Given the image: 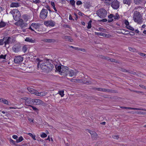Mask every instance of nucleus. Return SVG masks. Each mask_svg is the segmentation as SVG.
Returning a JSON list of instances; mask_svg holds the SVG:
<instances>
[{
	"mask_svg": "<svg viewBox=\"0 0 146 146\" xmlns=\"http://www.w3.org/2000/svg\"><path fill=\"white\" fill-rule=\"evenodd\" d=\"M39 62L38 64V66H40L41 69L43 72H48L52 70L53 68L52 64L48 61H44L41 62L39 59H38Z\"/></svg>",
	"mask_w": 146,
	"mask_h": 146,
	"instance_id": "1",
	"label": "nucleus"
},
{
	"mask_svg": "<svg viewBox=\"0 0 146 146\" xmlns=\"http://www.w3.org/2000/svg\"><path fill=\"white\" fill-rule=\"evenodd\" d=\"M56 70L59 72V74L61 75L66 76L68 72V68L66 66H58L56 67Z\"/></svg>",
	"mask_w": 146,
	"mask_h": 146,
	"instance_id": "2",
	"label": "nucleus"
},
{
	"mask_svg": "<svg viewBox=\"0 0 146 146\" xmlns=\"http://www.w3.org/2000/svg\"><path fill=\"white\" fill-rule=\"evenodd\" d=\"M134 21L138 24H141L143 23V18L141 14L139 12H136L133 16Z\"/></svg>",
	"mask_w": 146,
	"mask_h": 146,
	"instance_id": "3",
	"label": "nucleus"
},
{
	"mask_svg": "<svg viewBox=\"0 0 146 146\" xmlns=\"http://www.w3.org/2000/svg\"><path fill=\"white\" fill-rule=\"evenodd\" d=\"M97 14L100 18H104L106 16L107 12L104 9H101L97 11Z\"/></svg>",
	"mask_w": 146,
	"mask_h": 146,
	"instance_id": "4",
	"label": "nucleus"
},
{
	"mask_svg": "<svg viewBox=\"0 0 146 146\" xmlns=\"http://www.w3.org/2000/svg\"><path fill=\"white\" fill-rule=\"evenodd\" d=\"M22 99L25 100V105L26 106H30L33 104V99L30 98L23 97L21 98Z\"/></svg>",
	"mask_w": 146,
	"mask_h": 146,
	"instance_id": "5",
	"label": "nucleus"
},
{
	"mask_svg": "<svg viewBox=\"0 0 146 146\" xmlns=\"http://www.w3.org/2000/svg\"><path fill=\"white\" fill-rule=\"evenodd\" d=\"M13 16L14 19L17 20H19L21 17V15L19 11L17 9H14L12 11Z\"/></svg>",
	"mask_w": 146,
	"mask_h": 146,
	"instance_id": "6",
	"label": "nucleus"
},
{
	"mask_svg": "<svg viewBox=\"0 0 146 146\" xmlns=\"http://www.w3.org/2000/svg\"><path fill=\"white\" fill-rule=\"evenodd\" d=\"M48 13V12L47 9H43L40 13V18L43 19H45L47 16Z\"/></svg>",
	"mask_w": 146,
	"mask_h": 146,
	"instance_id": "7",
	"label": "nucleus"
},
{
	"mask_svg": "<svg viewBox=\"0 0 146 146\" xmlns=\"http://www.w3.org/2000/svg\"><path fill=\"white\" fill-rule=\"evenodd\" d=\"M55 24L54 22L51 20L45 21L44 22V24L47 27H54Z\"/></svg>",
	"mask_w": 146,
	"mask_h": 146,
	"instance_id": "8",
	"label": "nucleus"
},
{
	"mask_svg": "<svg viewBox=\"0 0 146 146\" xmlns=\"http://www.w3.org/2000/svg\"><path fill=\"white\" fill-rule=\"evenodd\" d=\"M111 3V6L113 9H117L119 7V3L117 1H114Z\"/></svg>",
	"mask_w": 146,
	"mask_h": 146,
	"instance_id": "9",
	"label": "nucleus"
},
{
	"mask_svg": "<svg viewBox=\"0 0 146 146\" xmlns=\"http://www.w3.org/2000/svg\"><path fill=\"white\" fill-rule=\"evenodd\" d=\"M23 58L20 56H16L14 59V62L16 63H19L23 60Z\"/></svg>",
	"mask_w": 146,
	"mask_h": 146,
	"instance_id": "10",
	"label": "nucleus"
},
{
	"mask_svg": "<svg viewBox=\"0 0 146 146\" xmlns=\"http://www.w3.org/2000/svg\"><path fill=\"white\" fill-rule=\"evenodd\" d=\"M78 71L75 70H68V74H69V76L70 77H72L73 76H76L78 73Z\"/></svg>",
	"mask_w": 146,
	"mask_h": 146,
	"instance_id": "11",
	"label": "nucleus"
},
{
	"mask_svg": "<svg viewBox=\"0 0 146 146\" xmlns=\"http://www.w3.org/2000/svg\"><path fill=\"white\" fill-rule=\"evenodd\" d=\"M5 46L7 44L12 43L13 42V39L10 37H5Z\"/></svg>",
	"mask_w": 146,
	"mask_h": 146,
	"instance_id": "12",
	"label": "nucleus"
},
{
	"mask_svg": "<svg viewBox=\"0 0 146 146\" xmlns=\"http://www.w3.org/2000/svg\"><path fill=\"white\" fill-rule=\"evenodd\" d=\"M43 103V102L40 99H33V104L36 105H42Z\"/></svg>",
	"mask_w": 146,
	"mask_h": 146,
	"instance_id": "13",
	"label": "nucleus"
},
{
	"mask_svg": "<svg viewBox=\"0 0 146 146\" xmlns=\"http://www.w3.org/2000/svg\"><path fill=\"white\" fill-rule=\"evenodd\" d=\"M88 130V132L91 134L93 139H95L98 137V135L96 132L89 130Z\"/></svg>",
	"mask_w": 146,
	"mask_h": 146,
	"instance_id": "14",
	"label": "nucleus"
},
{
	"mask_svg": "<svg viewBox=\"0 0 146 146\" xmlns=\"http://www.w3.org/2000/svg\"><path fill=\"white\" fill-rule=\"evenodd\" d=\"M62 38L63 39L66 40L70 42H72L73 41V39L70 36L64 35L62 36Z\"/></svg>",
	"mask_w": 146,
	"mask_h": 146,
	"instance_id": "15",
	"label": "nucleus"
},
{
	"mask_svg": "<svg viewBox=\"0 0 146 146\" xmlns=\"http://www.w3.org/2000/svg\"><path fill=\"white\" fill-rule=\"evenodd\" d=\"M25 41L32 43H35L36 42V40L35 39H33L29 37H27L25 39Z\"/></svg>",
	"mask_w": 146,
	"mask_h": 146,
	"instance_id": "16",
	"label": "nucleus"
},
{
	"mask_svg": "<svg viewBox=\"0 0 146 146\" xmlns=\"http://www.w3.org/2000/svg\"><path fill=\"white\" fill-rule=\"evenodd\" d=\"M27 90L31 94L36 95V93L37 92V91L36 90L31 88H27Z\"/></svg>",
	"mask_w": 146,
	"mask_h": 146,
	"instance_id": "17",
	"label": "nucleus"
},
{
	"mask_svg": "<svg viewBox=\"0 0 146 146\" xmlns=\"http://www.w3.org/2000/svg\"><path fill=\"white\" fill-rule=\"evenodd\" d=\"M36 95L38 96H45L47 94V92H38L37 91V92L36 93Z\"/></svg>",
	"mask_w": 146,
	"mask_h": 146,
	"instance_id": "18",
	"label": "nucleus"
},
{
	"mask_svg": "<svg viewBox=\"0 0 146 146\" xmlns=\"http://www.w3.org/2000/svg\"><path fill=\"white\" fill-rule=\"evenodd\" d=\"M120 108H123V109H126L133 110H143V109L134 108L128 107H121Z\"/></svg>",
	"mask_w": 146,
	"mask_h": 146,
	"instance_id": "19",
	"label": "nucleus"
},
{
	"mask_svg": "<svg viewBox=\"0 0 146 146\" xmlns=\"http://www.w3.org/2000/svg\"><path fill=\"white\" fill-rule=\"evenodd\" d=\"M20 6V4L18 3L13 2L10 5L11 7H17Z\"/></svg>",
	"mask_w": 146,
	"mask_h": 146,
	"instance_id": "20",
	"label": "nucleus"
},
{
	"mask_svg": "<svg viewBox=\"0 0 146 146\" xmlns=\"http://www.w3.org/2000/svg\"><path fill=\"white\" fill-rule=\"evenodd\" d=\"M43 41L45 42H56V40L54 39H45L43 40Z\"/></svg>",
	"mask_w": 146,
	"mask_h": 146,
	"instance_id": "21",
	"label": "nucleus"
},
{
	"mask_svg": "<svg viewBox=\"0 0 146 146\" xmlns=\"http://www.w3.org/2000/svg\"><path fill=\"white\" fill-rule=\"evenodd\" d=\"M31 26L33 28L35 29H38L39 27V25L35 23H33L31 24Z\"/></svg>",
	"mask_w": 146,
	"mask_h": 146,
	"instance_id": "22",
	"label": "nucleus"
},
{
	"mask_svg": "<svg viewBox=\"0 0 146 146\" xmlns=\"http://www.w3.org/2000/svg\"><path fill=\"white\" fill-rule=\"evenodd\" d=\"M113 0H102L104 3L107 5H110Z\"/></svg>",
	"mask_w": 146,
	"mask_h": 146,
	"instance_id": "23",
	"label": "nucleus"
},
{
	"mask_svg": "<svg viewBox=\"0 0 146 146\" xmlns=\"http://www.w3.org/2000/svg\"><path fill=\"white\" fill-rule=\"evenodd\" d=\"M96 90L98 91L103 92H107L108 91V90L106 89L101 88H96Z\"/></svg>",
	"mask_w": 146,
	"mask_h": 146,
	"instance_id": "24",
	"label": "nucleus"
},
{
	"mask_svg": "<svg viewBox=\"0 0 146 146\" xmlns=\"http://www.w3.org/2000/svg\"><path fill=\"white\" fill-rule=\"evenodd\" d=\"M0 102H2L4 104H7V105H9V102L7 100L1 98V101Z\"/></svg>",
	"mask_w": 146,
	"mask_h": 146,
	"instance_id": "25",
	"label": "nucleus"
},
{
	"mask_svg": "<svg viewBox=\"0 0 146 146\" xmlns=\"http://www.w3.org/2000/svg\"><path fill=\"white\" fill-rule=\"evenodd\" d=\"M123 1L124 4L129 5L131 3V0H123Z\"/></svg>",
	"mask_w": 146,
	"mask_h": 146,
	"instance_id": "26",
	"label": "nucleus"
},
{
	"mask_svg": "<svg viewBox=\"0 0 146 146\" xmlns=\"http://www.w3.org/2000/svg\"><path fill=\"white\" fill-rule=\"evenodd\" d=\"M5 37L2 39L0 40V45H3V44L5 45Z\"/></svg>",
	"mask_w": 146,
	"mask_h": 146,
	"instance_id": "27",
	"label": "nucleus"
},
{
	"mask_svg": "<svg viewBox=\"0 0 146 146\" xmlns=\"http://www.w3.org/2000/svg\"><path fill=\"white\" fill-rule=\"evenodd\" d=\"M9 141L10 143L12 145H15L16 146H17L18 145H17L15 141H13V139H10L9 140Z\"/></svg>",
	"mask_w": 146,
	"mask_h": 146,
	"instance_id": "28",
	"label": "nucleus"
},
{
	"mask_svg": "<svg viewBox=\"0 0 146 146\" xmlns=\"http://www.w3.org/2000/svg\"><path fill=\"white\" fill-rule=\"evenodd\" d=\"M24 139L23 138L22 136H21L18 139H16V142L17 143H19L22 141H23Z\"/></svg>",
	"mask_w": 146,
	"mask_h": 146,
	"instance_id": "29",
	"label": "nucleus"
},
{
	"mask_svg": "<svg viewBox=\"0 0 146 146\" xmlns=\"http://www.w3.org/2000/svg\"><path fill=\"white\" fill-rule=\"evenodd\" d=\"M92 23V21L91 20L88 23V25L87 26V28L88 29H90L92 27L91 23Z\"/></svg>",
	"mask_w": 146,
	"mask_h": 146,
	"instance_id": "30",
	"label": "nucleus"
},
{
	"mask_svg": "<svg viewBox=\"0 0 146 146\" xmlns=\"http://www.w3.org/2000/svg\"><path fill=\"white\" fill-rule=\"evenodd\" d=\"M142 0H134V3L135 4L139 5L140 4Z\"/></svg>",
	"mask_w": 146,
	"mask_h": 146,
	"instance_id": "31",
	"label": "nucleus"
},
{
	"mask_svg": "<svg viewBox=\"0 0 146 146\" xmlns=\"http://www.w3.org/2000/svg\"><path fill=\"white\" fill-rule=\"evenodd\" d=\"M126 28L129 29L132 31H133L134 29L133 28L129 25L128 26H126Z\"/></svg>",
	"mask_w": 146,
	"mask_h": 146,
	"instance_id": "32",
	"label": "nucleus"
},
{
	"mask_svg": "<svg viewBox=\"0 0 146 146\" xmlns=\"http://www.w3.org/2000/svg\"><path fill=\"white\" fill-rule=\"evenodd\" d=\"M51 4L52 6L53 7L54 10L55 12L57 11V10H56V8L55 7V4L53 2H51Z\"/></svg>",
	"mask_w": 146,
	"mask_h": 146,
	"instance_id": "33",
	"label": "nucleus"
},
{
	"mask_svg": "<svg viewBox=\"0 0 146 146\" xmlns=\"http://www.w3.org/2000/svg\"><path fill=\"white\" fill-rule=\"evenodd\" d=\"M95 35H100L102 36H104L105 35V33H98L96 32H95Z\"/></svg>",
	"mask_w": 146,
	"mask_h": 146,
	"instance_id": "34",
	"label": "nucleus"
},
{
	"mask_svg": "<svg viewBox=\"0 0 146 146\" xmlns=\"http://www.w3.org/2000/svg\"><path fill=\"white\" fill-rule=\"evenodd\" d=\"M27 134L29 135L33 139L35 140H36V139L35 138V135H33L31 133H27Z\"/></svg>",
	"mask_w": 146,
	"mask_h": 146,
	"instance_id": "35",
	"label": "nucleus"
},
{
	"mask_svg": "<svg viewBox=\"0 0 146 146\" xmlns=\"http://www.w3.org/2000/svg\"><path fill=\"white\" fill-rule=\"evenodd\" d=\"M70 81H71L72 82H74L76 83L78 82V81L79 80V79H74L73 78L70 79Z\"/></svg>",
	"mask_w": 146,
	"mask_h": 146,
	"instance_id": "36",
	"label": "nucleus"
},
{
	"mask_svg": "<svg viewBox=\"0 0 146 146\" xmlns=\"http://www.w3.org/2000/svg\"><path fill=\"white\" fill-rule=\"evenodd\" d=\"M30 107L32 108V109L34 111H35L37 113L38 112V110L36 107H35V106H30Z\"/></svg>",
	"mask_w": 146,
	"mask_h": 146,
	"instance_id": "37",
	"label": "nucleus"
},
{
	"mask_svg": "<svg viewBox=\"0 0 146 146\" xmlns=\"http://www.w3.org/2000/svg\"><path fill=\"white\" fill-rule=\"evenodd\" d=\"M6 25V23L3 22H1L0 23V27H4Z\"/></svg>",
	"mask_w": 146,
	"mask_h": 146,
	"instance_id": "38",
	"label": "nucleus"
},
{
	"mask_svg": "<svg viewBox=\"0 0 146 146\" xmlns=\"http://www.w3.org/2000/svg\"><path fill=\"white\" fill-rule=\"evenodd\" d=\"M40 137L42 138H45L47 137V135L46 133H42L40 134Z\"/></svg>",
	"mask_w": 146,
	"mask_h": 146,
	"instance_id": "39",
	"label": "nucleus"
},
{
	"mask_svg": "<svg viewBox=\"0 0 146 146\" xmlns=\"http://www.w3.org/2000/svg\"><path fill=\"white\" fill-rule=\"evenodd\" d=\"M58 93L61 96V97H63L64 95V91L63 90L59 91Z\"/></svg>",
	"mask_w": 146,
	"mask_h": 146,
	"instance_id": "40",
	"label": "nucleus"
},
{
	"mask_svg": "<svg viewBox=\"0 0 146 146\" xmlns=\"http://www.w3.org/2000/svg\"><path fill=\"white\" fill-rule=\"evenodd\" d=\"M27 50V47L26 46H24L23 47L22 49L24 53L26 52Z\"/></svg>",
	"mask_w": 146,
	"mask_h": 146,
	"instance_id": "41",
	"label": "nucleus"
},
{
	"mask_svg": "<svg viewBox=\"0 0 146 146\" xmlns=\"http://www.w3.org/2000/svg\"><path fill=\"white\" fill-rule=\"evenodd\" d=\"M113 18L115 19H118L119 18V15L117 13L114 16H113Z\"/></svg>",
	"mask_w": 146,
	"mask_h": 146,
	"instance_id": "42",
	"label": "nucleus"
},
{
	"mask_svg": "<svg viewBox=\"0 0 146 146\" xmlns=\"http://www.w3.org/2000/svg\"><path fill=\"white\" fill-rule=\"evenodd\" d=\"M96 30L98 31H101L102 32H104V30L105 29L103 28H99L98 29H96Z\"/></svg>",
	"mask_w": 146,
	"mask_h": 146,
	"instance_id": "43",
	"label": "nucleus"
},
{
	"mask_svg": "<svg viewBox=\"0 0 146 146\" xmlns=\"http://www.w3.org/2000/svg\"><path fill=\"white\" fill-rule=\"evenodd\" d=\"M13 50L15 52H17L19 51V49L15 47L13 48Z\"/></svg>",
	"mask_w": 146,
	"mask_h": 146,
	"instance_id": "44",
	"label": "nucleus"
},
{
	"mask_svg": "<svg viewBox=\"0 0 146 146\" xmlns=\"http://www.w3.org/2000/svg\"><path fill=\"white\" fill-rule=\"evenodd\" d=\"M139 54L140 56L144 57H146V54L142 52H139L138 53Z\"/></svg>",
	"mask_w": 146,
	"mask_h": 146,
	"instance_id": "45",
	"label": "nucleus"
},
{
	"mask_svg": "<svg viewBox=\"0 0 146 146\" xmlns=\"http://www.w3.org/2000/svg\"><path fill=\"white\" fill-rule=\"evenodd\" d=\"M70 4L72 5H75V1L74 0H71L70 1Z\"/></svg>",
	"mask_w": 146,
	"mask_h": 146,
	"instance_id": "46",
	"label": "nucleus"
},
{
	"mask_svg": "<svg viewBox=\"0 0 146 146\" xmlns=\"http://www.w3.org/2000/svg\"><path fill=\"white\" fill-rule=\"evenodd\" d=\"M124 23L126 26H128L129 25V22L126 20H125L124 21Z\"/></svg>",
	"mask_w": 146,
	"mask_h": 146,
	"instance_id": "47",
	"label": "nucleus"
},
{
	"mask_svg": "<svg viewBox=\"0 0 146 146\" xmlns=\"http://www.w3.org/2000/svg\"><path fill=\"white\" fill-rule=\"evenodd\" d=\"M76 4L77 5H80L82 4V2L80 1H77L76 3Z\"/></svg>",
	"mask_w": 146,
	"mask_h": 146,
	"instance_id": "48",
	"label": "nucleus"
},
{
	"mask_svg": "<svg viewBox=\"0 0 146 146\" xmlns=\"http://www.w3.org/2000/svg\"><path fill=\"white\" fill-rule=\"evenodd\" d=\"M40 2V0H35L34 3L35 4L39 3Z\"/></svg>",
	"mask_w": 146,
	"mask_h": 146,
	"instance_id": "49",
	"label": "nucleus"
},
{
	"mask_svg": "<svg viewBox=\"0 0 146 146\" xmlns=\"http://www.w3.org/2000/svg\"><path fill=\"white\" fill-rule=\"evenodd\" d=\"M112 137L115 139H118L119 138V137L118 135H114L112 136Z\"/></svg>",
	"mask_w": 146,
	"mask_h": 146,
	"instance_id": "50",
	"label": "nucleus"
},
{
	"mask_svg": "<svg viewBox=\"0 0 146 146\" xmlns=\"http://www.w3.org/2000/svg\"><path fill=\"white\" fill-rule=\"evenodd\" d=\"M6 57V55H1L0 56V58H3V59H5Z\"/></svg>",
	"mask_w": 146,
	"mask_h": 146,
	"instance_id": "51",
	"label": "nucleus"
},
{
	"mask_svg": "<svg viewBox=\"0 0 146 146\" xmlns=\"http://www.w3.org/2000/svg\"><path fill=\"white\" fill-rule=\"evenodd\" d=\"M108 17L110 19H112V18H113V15L112 14H111L108 16Z\"/></svg>",
	"mask_w": 146,
	"mask_h": 146,
	"instance_id": "52",
	"label": "nucleus"
},
{
	"mask_svg": "<svg viewBox=\"0 0 146 146\" xmlns=\"http://www.w3.org/2000/svg\"><path fill=\"white\" fill-rule=\"evenodd\" d=\"M29 29L31 30L32 31H34L35 32L34 30L33 29H33V27H32L31 26H31L29 27Z\"/></svg>",
	"mask_w": 146,
	"mask_h": 146,
	"instance_id": "53",
	"label": "nucleus"
},
{
	"mask_svg": "<svg viewBox=\"0 0 146 146\" xmlns=\"http://www.w3.org/2000/svg\"><path fill=\"white\" fill-rule=\"evenodd\" d=\"M139 86L142 88H144L146 89V87L144 85H139Z\"/></svg>",
	"mask_w": 146,
	"mask_h": 146,
	"instance_id": "54",
	"label": "nucleus"
},
{
	"mask_svg": "<svg viewBox=\"0 0 146 146\" xmlns=\"http://www.w3.org/2000/svg\"><path fill=\"white\" fill-rule=\"evenodd\" d=\"M13 138L15 139H17L18 138V136L16 135H13L12 136Z\"/></svg>",
	"mask_w": 146,
	"mask_h": 146,
	"instance_id": "55",
	"label": "nucleus"
},
{
	"mask_svg": "<svg viewBox=\"0 0 146 146\" xmlns=\"http://www.w3.org/2000/svg\"><path fill=\"white\" fill-rule=\"evenodd\" d=\"M100 21L103 22H106L107 21V20L106 19H104L101 20Z\"/></svg>",
	"mask_w": 146,
	"mask_h": 146,
	"instance_id": "56",
	"label": "nucleus"
},
{
	"mask_svg": "<svg viewBox=\"0 0 146 146\" xmlns=\"http://www.w3.org/2000/svg\"><path fill=\"white\" fill-rule=\"evenodd\" d=\"M28 119L29 121H30V122H33V121L34 120V119H32L29 118H28Z\"/></svg>",
	"mask_w": 146,
	"mask_h": 146,
	"instance_id": "57",
	"label": "nucleus"
},
{
	"mask_svg": "<svg viewBox=\"0 0 146 146\" xmlns=\"http://www.w3.org/2000/svg\"><path fill=\"white\" fill-rule=\"evenodd\" d=\"M129 50L130 51H133V52L134 50H135V49L133 48H132L131 47H129Z\"/></svg>",
	"mask_w": 146,
	"mask_h": 146,
	"instance_id": "58",
	"label": "nucleus"
},
{
	"mask_svg": "<svg viewBox=\"0 0 146 146\" xmlns=\"http://www.w3.org/2000/svg\"><path fill=\"white\" fill-rule=\"evenodd\" d=\"M105 35L104 36H105V37H109L111 36V35H107L105 33Z\"/></svg>",
	"mask_w": 146,
	"mask_h": 146,
	"instance_id": "59",
	"label": "nucleus"
},
{
	"mask_svg": "<svg viewBox=\"0 0 146 146\" xmlns=\"http://www.w3.org/2000/svg\"><path fill=\"white\" fill-rule=\"evenodd\" d=\"M74 49L80 51V48L75 47V48H74Z\"/></svg>",
	"mask_w": 146,
	"mask_h": 146,
	"instance_id": "60",
	"label": "nucleus"
},
{
	"mask_svg": "<svg viewBox=\"0 0 146 146\" xmlns=\"http://www.w3.org/2000/svg\"><path fill=\"white\" fill-rule=\"evenodd\" d=\"M80 51H83V52H86V50L84 48H80Z\"/></svg>",
	"mask_w": 146,
	"mask_h": 146,
	"instance_id": "61",
	"label": "nucleus"
},
{
	"mask_svg": "<svg viewBox=\"0 0 146 146\" xmlns=\"http://www.w3.org/2000/svg\"><path fill=\"white\" fill-rule=\"evenodd\" d=\"M113 21V19H109L108 20V22H112Z\"/></svg>",
	"mask_w": 146,
	"mask_h": 146,
	"instance_id": "62",
	"label": "nucleus"
},
{
	"mask_svg": "<svg viewBox=\"0 0 146 146\" xmlns=\"http://www.w3.org/2000/svg\"><path fill=\"white\" fill-rule=\"evenodd\" d=\"M69 18L70 20H72V17L70 15Z\"/></svg>",
	"mask_w": 146,
	"mask_h": 146,
	"instance_id": "63",
	"label": "nucleus"
},
{
	"mask_svg": "<svg viewBox=\"0 0 146 146\" xmlns=\"http://www.w3.org/2000/svg\"><path fill=\"white\" fill-rule=\"evenodd\" d=\"M106 122H103L101 123L102 124V125H105L106 124Z\"/></svg>",
	"mask_w": 146,
	"mask_h": 146,
	"instance_id": "64",
	"label": "nucleus"
}]
</instances>
